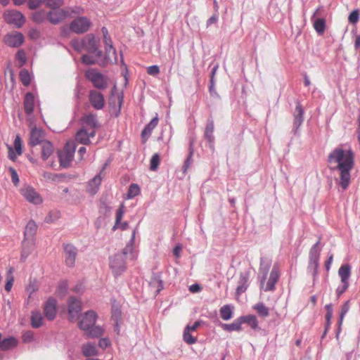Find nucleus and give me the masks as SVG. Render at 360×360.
I'll list each match as a JSON object with an SVG mask.
<instances>
[{"label":"nucleus","mask_w":360,"mask_h":360,"mask_svg":"<svg viewBox=\"0 0 360 360\" xmlns=\"http://www.w3.org/2000/svg\"><path fill=\"white\" fill-rule=\"evenodd\" d=\"M327 162L331 170L340 172V185L343 190L347 189L350 182V172L354 165V153L338 146L329 153Z\"/></svg>","instance_id":"obj_1"},{"label":"nucleus","mask_w":360,"mask_h":360,"mask_svg":"<svg viewBox=\"0 0 360 360\" xmlns=\"http://www.w3.org/2000/svg\"><path fill=\"white\" fill-rule=\"evenodd\" d=\"M132 249V245H127L121 253H117L110 257V268L115 277L120 276L126 271L125 256L131 252Z\"/></svg>","instance_id":"obj_2"},{"label":"nucleus","mask_w":360,"mask_h":360,"mask_svg":"<svg viewBox=\"0 0 360 360\" xmlns=\"http://www.w3.org/2000/svg\"><path fill=\"white\" fill-rule=\"evenodd\" d=\"M75 150V143L73 141H69L66 143L63 150L58 152V158L61 167L67 168L70 166Z\"/></svg>","instance_id":"obj_3"},{"label":"nucleus","mask_w":360,"mask_h":360,"mask_svg":"<svg viewBox=\"0 0 360 360\" xmlns=\"http://www.w3.org/2000/svg\"><path fill=\"white\" fill-rule=\"evenodd\" d=\"M320 240H319L310 249L309 253V264L307 267L308 272L314 277L317 275L319 266V257L321 249L319 248Z\"/></svg>","instance_id":"obj_4"},{"label":"nucleus","mask_w":360,"mask_h":360,"mask_svg":"<svg viewBox=\"0 0 360 360\" xmlns=\"http://www.w3.org/2000/svg\"><path fill=\"white\" fill-rule=\"evenodd\" d=\"M86 77L97 89H105L108 86L107 77L94 69L87 70Z\"/></svg>","instance_id":"obj_5"},{"label":"nucleus","mask_w":360,"mask_h":360,"mask_svg":"<svg viewBox=\"0 0 360 360\" xmlns=\"http://www.w3.org/2000/svg\"><path fill=\"white\" fill-rule=\"evenodd\" d=\"M99 41L92 34L86 35L84 37V50L89 53H94L97 58L103 55V52L98 49Z\"/></svg>","instance_id":"obj_6"},{"label":"nucleus","mask_w":360,"mask_h":360,"mask_svg":"<svg viewBox=\"0 0 360 360\" xmlns=\"http://www.w3.org/2000/svg\"><path fill=\"white\" fill-rule=\"evenodd\" d=\"M91 24V21L87 18L79 17L70 24L69 29L75 33L82 34L89 30Z\"/></svg>","instance_id":"obj_7"},{"label":"nucleus","mask_w":360,"mask_h":360,"mask_svg":"<svg viewBox=\"0 0 360 360\" xmlns=\"http://www.w3.org/2000/svg\"><path fill=\"white\" fill-rule=\"evenodd\" d=\"M4 16L8 23L13 24L17 27H20L25 21L23 15L17 11H8L5 12Z\"/></svg>","instance_id":"obj_8"},{"label":"nucleus","mask_w":360,"mask_h":360,"mask_svg":"<svg viewBox=\"0 0 360 360\" xmlns=\"http://www.w3.org/2000/svg\"><path fill=\"white\" fill-rule=\"evenodd\" d=\"M21 194L30 203L39 205L42 202L41 197L32 186H27L22 188Z\"/></svg>","instance_id":"obj_9"},{"label":"nucleus","mask_w":360,"mask_h":360,"mask_svg":"<svg viewBox=\"0 0 360 360\" xmlns=\"http://www.w3.org/2000/svg\"><path fill=\"white\" fill-rule=\"evenodd\" d=\"M304 109L299 102H297L295 109L293 112V124L292 131L295 135L298 133L300 127L304 122Z\"/></svg>","instance_id":"obj_10"},{"label":"nucleus","mask_w":360,"mask_h":360,"mask_svg":"<svg viewBox=\"0 0 360 360\" xmlns=\"http://www.w3.org/2000/svg\"><path fill=\"white\" fill-rule=\"evenodd\" d=\"M81 310V302L74 297H70L68 300V314L70 321H75L77 319Z\"/></svg>","instance_id":"obj_11"},{"label":"nucleus","mask_w":360,"mask_h":360,"mask_svg":"<svg viewBox=\"0 0 360 360\" xmlns=\"http://www.w3.org/2000/svg\"><path fill=\"white\" fill-rule=\"evenodd\" d=\"M96 314L94 311H86L79 323V328L83 330H88L91 327L95 325L96 321Z\"/></svg>","instance_id":"obj_12"},{"label":"nucleus","mask_w":360,"mask_h":360,"mask_svg":"<svg viewBox=\"0 0 360 360\" xmlns=\"http://www.w3.org/2000/svg\"><path fill=\"white\" fill-rule=\"evenodd\" d=\"M4 42L11 47H19L24 42V37L20 32L13 31L4 37Z\"/></svg>","instance_id":"obj_13"},{"label":"nucleus","mask_w":360,"mask_h":360,"mask_svg":"<svg viewBox=\"0 0 360 360\" xmlns=\"http://www.w3.org/2000/svg\"><path fill=\"white\" fill-rule=\"evenodd\" d=\"M46 141L47 140L45 139L44 132L43 130L37 127L32 128L30 133V146L34 147L37 145H41L44 141Z\"/></svg>","instance_id":"obj_14"},{"label":"nucleus","mask_w":360,"mask_h":360,"mask_svg":"<svg viewBox=\"0 0 360 360\" xmlns=\"http://www.w3.org/2000/svg\"><path fill=\"white\" fill-rule=\"evenodd\" d=\"M89 102L96 110H101L105 105V100L103 94L96 90L89 92Z\"/></svg>","instance_id":"obj_15"},{"label":"nucleus","mask_w":360,"mask_h":360,"mask_svg":"<svg viewBox=\"0 0 360 360\" xmlns=\"http://www.w3.org/2000/svg\"><path fill=\"white\" fill-rule=\"evenodd\" d=\"M64 252L66 265L70 267L74 266L77 255V248L72 245L66 244L64 245Z\"/></svg>","instance_id":"obj_16"},{"label":"nucleus","mask_w":360,"mask_h":360,"mask_svg":"<svg viewBox=\"0 0 360 360\" xmlns=\"http://www.w3.org/2000/svg\"><path fill=\"white\" fill-rule=\"evenodd\" d=\"M319 10L320 8H317L312 17L311 20L313 21L314 28L318 34L321 35L324 33L326 30V20L323 18H316V16L319 15Z\"/></svg>","instance_id":"obj_17"},{"label":"nucleus","mask_w":360,"mask_h":360,"mask_svg":"<svg viewBox=\"0 0 360 360\" xmlns=\"http://www.w3.org/2000/svg\"><path fill=\"white\" fill-rule=\"evenodd\" d=\"M56 304H57L56 300L53 297H50L46 302V304L44 305V314H45L46 317L50 321L53 320L56 317Z\"/></svg>","instance_id":"obj_18"},{"label":"nucleus","mask_w":360,"mask_h":360,"mask_svg":"<svg viewBox=\"0 0 360 360\" xmlns=\"http://www.w3.org/2000/svg\"><path fill=\"white\" fill-rule=\"evenodd\" d=\"M68 12L62 10H52L48 13V20L53 25H57L66 18Z\"/></svg>","instance_id":"obj_19"},{"label":"nucleus","mask_w":360,"mask_h":360,"mask_svg":"<svg viewBox=\"0 0 360 360\" xmlns=\"http://www.w3.org/2000/svg\"><path fill=\"white\" fill-rule=\"evenodd\" d=\"M250 278V272L245 271L240 274L238 287L236 288V295H240L245 292L248 287V281Z\"/></svg>","instance_id":"obj_20"},{"label":"nucleus","mask_w":360,"mask_h":360,"mask_svg":"<svg viewBox=\"0 0 360 360\" xmlns=\"http://www.w3.org/2000/svg\"><path fill=\"white\" fill-rule=\"evenodd\" d=\"M279 271L276 266H274L270 273L269 278L267 281L264 291H272L275 288V285L279 278Z\"/></svg>","instance_id":"obj_21"},{"label":"nucleus","mask_w":360,"mask_h":360,"mask_svg":"<svg viewBox=\"0 0 360 360\" xmlns=\"http://www.w3.org/2000/svg\"><path fill=\"white\" fill-rule=\"evenodd\" d=\"M105 57L104 60L99 63L100 65H104L106 63L110 62L112 63H116L117 62V56L115 49L112 45L105 46Z\"/></svg>","instance_id":"obj_22"},{"label":"nucleus","mask_w":360,"mask_h":360,"mask_svg":"<svg viewBox=\"0 0 360 360\" xmlns=\"http://www.w3.org/2000/svg\"><path fill=\"white\" fill-rule=\"evenodd\" d=\"M105 167L103 168L101 172L96 174L89 182L88 186V192L91 195H95L98 191L99 186L101 184L102 177L101 176V172L103 171Z\"/></svg>","instance_id":"obj_23"},{"label":"nucleus","mask_w":360,"mask_h":360,"mask_svg":"<svg viewBox=\"0 0 360 360\" xmlns=\"http://www.w3.org/2000/svg\"><path fill=\"white\" fill-rule=\"evenodd\" d=\"M82 122L83 124H85L86 127H89L90 129H96L99 127V124L97 120L96 115L92 113L84 115L82 117Z\"/></svg>","instance_id":"obj_24"},{"label":"nucleus","mask_w":360,"mask_h":360,"mask_svg":"<svg viewBox=\"0 0 360 360\" xmlns=\"http://www.w3.org/2000/svg\"><path fill=\"white\" fill-rule=\"evenodd\" d=\"M34 107V95L29 92L27 93L24 99V108L27 115L32 113Z\"/></svg>","instance_id":"obj_25"},{"label":"nucleus","mask_w":360,"mask_h":360,"mask_svg":"<svg viewBox=\"0 0 360 360\" xmlns=\"http://www.w3.org/2000/svg\"><path fill=\"white\" fill-rule=\"evenodd\" d=\"M214 122L212 120H208L205 131V137L208 141L210 148H214V137L213 135Z\"/></svg>","instance_id":"obj_26"},{"label":"nucleus","mask_w":360,"mask_h":360,"mask_svg":"<svg viewBox=\"0 0 360 360\" xmlns=\"http://www.w3.org/2000/svg\"><path fill=\"white\" fill-rule=\"evenodd\" d=\"M76 141L83 145H89L91 143V141L88 137V131L87 129L83 127L80 129L75 135Z\"/></svg>","instance_id":"obj_27"},{"label":"nucleus","mask_w":360,"mask_h":360,"mask_svg":"<svg viewBox=\"0 0 360 360\" xmlns=\"http://www.w3.org/2000/svg\"><path fill=\"white\" fill-rule=\"evenodd\" d=\"M41 158L43 160H46L53 153V147L52 143L49 141H44L42 144H41Z\"/></svg>","instance_id":"obj_28"},{"label":"nucleus","mask_w":360,"mask_h":360,"mask_svg":"<svg viewBox=\"0 0 360 360\" xmlns=\"http://www.w3.org/2000/svg\"><path fill=\"white\" fill-rule=\"evenodd\" d=\"M241 324L242 321L239 317L231 323H221V326L226 331H239L241 330Z\"/></svg>","instance_id":"obj_29"},{"label":"nucleus","mask_w":360,"mask_h":360,"mask_svg":"<svg viewBox=\"0 0 360 360\" xmlns=\"http://www.w3.org/2000/svg\"><path fill=\"white\" fill-rule=\"evenodd\" d=\"M338 275L341 282H349L351 275V266L349 264L342 265L338 270Z\"/></svg>","instance_id":"obj_30"},{"label":"nucleus","mask_w":360,"mask_h":360,"mask_svg":"<svg viewBox=\"0 0 360 360\" xmlns=\"http://www.w3.org/2000/svg\"><path fill=\"white\" fill-rule=\"evenodd\" d=\"M158 123V118L155 117L151 120V121L145 127L141 132V136L143 138L148 137L152 131L155 128Z\"/></svg>","instance_id":"obj_31"},{"label":"nucleus","mask_w":360,"mask_h":360,"mask_svg":"<svg viewBox=\"0 0 360 360\" xmlns=\"http://www.w3.org/2000/svg\"><path fill=\"white\" fill-rule=\"evenodd\" d=\"M17 343L16 339L13 337L5 338L0 342V349L5 351L13 348L17 345Z\"/></svg>","instance_id":"obj_32"},{"label":"nucleus","mask_w":360,"mask_h":360,"mask_svg":"<svg viewBox=\"0 0 360 360\" xmlns=\"http://www.w3.org/2000/svg\"><path fill=\"white\" fill-rule=\"evenodd\" d=\"M82 351V354L85 356H96L97 354L96 345L91 342L83 345Z\"/></svg>","instance_id":"obj_33"},{"label":"nucleus","mask_w":360,"mask_h":360,"mask_svg":"<svg viewBox=\"0 0 360 360\" xmlns=\"http://www.w3.org/2000/svg\"><path fill=\"white\" fill-rule=\"evenodd\" d=\"M43 316L40 311H33L31 316V324L33 328H39L43 324Z\"/></svg>","instance_id":"obj_34"},{"label":"nucleus","mask_w":360,"mask_h":360,"mask_svg":"<svg viewBox=\"0 0 360 360\" xmlns=\"http://www.w3.org/2000/svg\"><path fill=\"white\" fill-rule=\"evenodd\" d=\"M123 102V96L122 94H118L116 97L114 95H112L109 100V104L112 108L117 107V111L120 112L121 109V106Z\"/></svg>","instance_id":"obj_35"},{"label":"nucleus","mask_w":360,"mask_h":360,"mask_svg":"<svg viewBox=\"0 0 360 360\" xmlns=\"http://www.w3.org/2000/svg\"><path fill=\"white\" fill-rule=\"evenodd\" d=\"M232 307L229 304L224 305L221 307L219 312L221 319L224 321L230 320L233 316Z\"/></svg>","instance_id":"obj_36"},{"label":"nucleus","mask_w":360,"mask_h":360,"mask_svg":"<svg viewBox=\"0 0 360 360\" xmlns=\"http://www.w3.org/2000/svg\"><path fill=\"white\" fill-rule=\"evenodd\" d=\"M240 320L242 323H246L253 329H257L258 328V321L256 316L254 315L240 316Z\"/></svg>","instance_id":"obj_37"},{"label":"nucleus","mask_w":360,"mask_h":360,"mask_svg":"<svg viewBox=\"0 0 360 360\" xmlns=\"http://www.w3.org/2000/svg\"><path fill=\"white\" fill-rule=\"evenodd\" d=\"M37 226L36 223L34 221H30L25 227L24 233L25 236L27 238L33 237L37 231Z\"/></svg>","instance_id":"obj_38"},{"label":"nucleus","mask_w":360,"mask_h":360,"mask_svg":"<svg viewBox=\"0 0 360 360\" xmlns=\"http://www.w3.org/2000/svg\"><path fill=\"white\" fill-rule=\"evenodd\" d=\"M46 18L48 19V13L43 10L37 11L32 15V20L37 23L43 22Z\"/></svg>","instance_id":"obj_39"},{"label":"nucleus","mask_w":360,"mask_h":360,"mask_svg":"<svg viewBox=\"0 0 360 360\" xmlns=\"http://www.w3.org/2000/svg\"><path fill=\"white\" fill-rule=\"evenodd\" d=\"M193 153H194V150H193V143L191 142L190 146H189V153H188V155L186 160H185L184 165L183 166L184 173L186 172L187 169L189 168V167L193 163L192 157L193 155Z\"/></svg>","instance_id":"obj_40"},{"label":"nucleus","mask_w":360,"mask_h":360,"mask_svg":"<svg viewBox=\"0 0 360 360\" xmlns=\"http://www.w3.org/2000/svg\"><path fill=\"white\" fill-rule=\"evenodd\" d=\"M183 339L184 342L188 345H193L197 342V338L191 334L190 328L188 327H186L184 328Z\"/></svg>","instance_id":"obj_41"},{"label":"nucleus","mask_w":360,"mask_h":360,"mask_svg":"<svg viewBox=\"0 0 360 360\" xmlns=\"http://www.w3.org/2000/svg\"><path fill=\"white\" fill-rule=\"evenodd\" d=\"M86 331L89 337L98 338L103 335V329L100 326L94 325L89 330Z\"/></svg>","instance_id":"obj_42"},{"label":"nucleus","mask_w":360,"mask_h":360,"mask_svg":"<svg viewBox=\"0 0 360 360\" xmlns=\"http://www.w3.org/2000/svg\"><path fill=\"white\" fill-rule=\"evenodd\" d=\"M218 68H219V65H216L212 69L211 76H210V85L209 87L210 94L212 95L214 94L216 96H218V94H217L215 89H214V84H215L214 75L217 71Z\"/></svg>","instance_id":"obj_43"},{"label":"nucleus","mask_w":360,"mask_h":360,"mask_svg":"<svg viewBox=\"0 0 360 360\" xmlns=\"http://www.w3.org/2000/svg\"><path fill=\"white\" fill-rule=\"evenodd\" d=\"M254 309L262 317H267L269 315V311L263 303H257L254 306Z\"/></svg>","instance_id":"obj_44"},{"label":"nucleus","mask_w":360,"mask_h":360,"mask_svg":"<svg viewBox=\"0 0 360 360\" xmlns=\"http://www.w3.org/2000/svg\"><path fill=\"white\" fill-rule=\"evenodd\" d=\"M20 79L23 85L27 86L31 82V77L28 70L23 69L20 72Z\"/></svg>","instance_id":"obj_45"},{"label":"nucleus","mask_w":360,"mask_h":360,"mask_svg":"<svg viewBox=\"0 0 360 360\" xmlns=\"http://www.w3.org/2000/svg\"><path fill=\"white\" fill-rule=\"evenodd\" d=\"M124 214V206L123 204H121L116 212L115 224L112 228L113 230H115L116 229H117V226H118L119 224L121 222V220L123 217Z\"/></svg>","instance_id":"obj_46"},{"label":"nucleus","mask_w":360,"mask_h":360,"mask_svg":"<svg viewBox=\"0 0 360 360\" xmlns=\"http://www.w3.org/2000/svg\"><path fill=\"white\" fill-rule=\"evenodd\" d=\"M72 47L77 52L84 50V37L82 39H75L70 41Z\"/></svg>","instance_id":"obj_47"},{"label":"nucleus","mask_w":360,"mask_h":360,"mask_svg":"<svg viewBox=\"0 0 360 360\" xmlns=\"http://www.w3.org/2000/svg\"><path fill=\"white\" fill-rule=\"evenodd\" d=\"M140 193L139 186L136 184H132L130 185L127 193V197L129 199L134 198L137 196Z\"/></svg>","instance_id":"obj_48"},{"label":"nucleus","mask_w":360,"mask_h":360,"mask_svg":"<svg viewBox=\"0 0 360 360\" xmlns=\"http://www.w3.org/2000/svg\"><path fill=\"white\" fill-rule=\"evenodd\" d=\"M349 307H350V304H349V300L345 302L342 304V306L341 307V311H340L339 321H338L339 326L342 325L343 319H344V317L347 314V313L348 312V311L349 309Z\"/></svg>","instance_id":"obj_49"},{"label":"nucleus","mask_w":360,"mask_h":360,"mask_svg":"<svg viewBox=\"0 0 360 360\" xmlns=\"http://www.w3.org/2000/svg\"><path fill=\"white\" fill-rule=\"evenodd\" d=\"M16 60L19 63V66L22 67L27 62L26 54L23 50H19L15 55Z\"/></svg>","instance_id":"obj_50"},{"label":"nucleus","mask_w":360,"mask_h":360,"mask_svg":"<svg viewBox=\"0 0 360 360\" xmlns=\"http://www.w3.org/2000/svg\"><path fill=\"white\" fill-rule=\"evenodd\" d=\"M159 163H160V156L158 154L155 153L151 158L150 169L152 171H155L158 167Z\"/></svg>","instance_id":"obj_51"},{"label":"nucleus","mask_w":360,"mask_h":360,"mask_svg":"<svg viewBox=\"0 0 360 360\" xmlns=\"http://www.w3.org/2000/svg\"><path fill=\"white\" fill-rule=\"evenodd\" d=\"M103 35V42L105 44V46L112 45V42L111 38L108 34V29L105 27L101 29Z\"/></svg>","instance_id":"obj_52"},{"label":"nucleus","mask_w":360,"mask_h":360,"mask_svg":"<svg viewBox=\"0 0 360 360\" xmlns=\"http://www.w3.org/2000/svg\"><path fill=\"white\" fill-rule=\"evenodd\" d=\"M46 5L49 7L53 8V10H57L63 4V0H45Z\"/></svg>","instance_id":"obj_53"},{"label":"nucleus","mask_w":360,"mask_h":360,"mask_svg":"<svg viewBox=\"0 0 360 360\" xmlns=\"http://www.w3.org/2000/svg\"><path fill=\"white\" fill-rule=\"evenodd\" d=\"M82 62L85 65H94L97 63L98 64L100 63L92 56L86 55V54H84L82 56Z\"/></svg>","instance_id":"obj_54"},{"label":"nucleus","mask_w":360,"mask_h":360,"mask_svg":"<svg viewBox=\"0 0 360 360\" xmlns=\"http://www.w3.org/2000/svg\"><path fill=\"white\" fill-rule=\"evenodd\" d=\"M359 20V13L357 10L353 11L348 17V20L352 24L356 23Z\"/></svg>","instance_id":"obj_55"},{"label":"nucleus","mask_w":360,"mask_h":360,"mask_svg":"<svg viewBox=\"0 0 360 360\" xmlns=\"http://www.w3.org/2000/svg\"><path fill=\"white\" fill-rule=\"evenodd\" d=\"M262 262H263V258L261 259V261H260V268H259L260 272L263 274V276H262V278H261V281H260L262 287H263L264 281H265V280L266 278V276H267V273H268V269H269L268 266L264 268L262 266Z\"/></svg>","instance_id":"obj_56"},{"label":"nucleus","mask_w":360,"mask_h":360,"mask_svg":"<svg viewBox=\"0 0 360 360\" xmlns=\"http://www.w3.org/2000/svg\"><path fill=\"white\" fill-rule=\"evenodd\" d=\"M14 147L18 155L22 154V143L20 136L17 135L14 140Z\"/></svg>","instance_id":"obj_57"},{"label":"nucleus","mask_w":360,"mask_h":360,"mask_svg":"<svg viewBox=\"0 0 360 360\" xmlns=\"http://www.w3.org/2000/svg\"><path fill=\"white\" fill-rule=\"evenodd\" d=\"M9 172L11 173V180H12L13 184L15 186L18 185L20 180H19V177H18L17 172L15 171V169H13L12 167L9 168Z\"/></svg>","instance_id":"obj_58"},{"label":"nucleus","mask_w":360,"mask_h":360,"mask_svg":"<svg viewBox=\"0 0 360 360\" xmlns=\"http://www.w3.org/2000/svg\"><path fill=\"white\" fill-rule=\"evenodd\" d=\"M342 285L338 287L336 289V293L337 296L339 297L342 295L348 288L349 287V282H342Z\"/></svg>","instance_id":"obj_59"},{"label":"nucleus","mask_w":360,"mask_h":360,"mask_svg":"<svg viewBox=\"0 0 360 360\" xmlns=\"http://www.w3.org/2000/svg\"><path fill=\"white\" fill-rule=\"evenodd\" d=\"M147 72L150 75L155 76L160 72V68L158 65H151L147 68Z\"/></svg>","instance_id":"obj_60"},{"label":"nucleus","mask_w":360,"mask_h":360,"mask_svg":"<svg viewBox=\"0 0 360 360\" xmlns=\"http://www.w3.org/2000/svg\"><path fill=\"white\" fill-rule=\"evenodd\" d=\"M22 341L25 343L30 342L33 340V333L31 331H26L22 334Z\"/></svg>","instance_id":"obj_61"},{"label":"nucleus","mask_w":360,"mask_h":360,"mask_svg":"<svg viewBox=\"0 0 360 360\" xmlns=\"http://www.w3.org/2000/svg\"><path fill=\"white\" fill-rule=\"evenodd\" d=\"M29 37L32 39H37L40 37V32L35 28H32L28 32Z\"/></svg>","instance_id":"obj_62"},{"label":"nucleus","mask_w":360,"mask_h":360,"mask_svg":"<svg viewBox=\"0 0 360 360\" xmlns=\"http://www.w3.org/2000/svg\"><path fill=\"white\" fill-rule=\"evenodd\" d=\"M41 4V0H30L28 1V7L32 9H36Z\"/></svg>","instance_id":"obj_63"},{"label":"nucleus","mask_w":360,"mask_h":360,"mask_svg":"<svg viewBox=\"0 0 360 360\" xmlns=\"http://www.w3.org/2000/svg\"><path fill=\"white\" fill-rule=\"evenodd\" d=\"M121 316V311L119 309H112V319L115 322H118Z\"/></svg>","instance_id":"obj_64"}]
</instances>
